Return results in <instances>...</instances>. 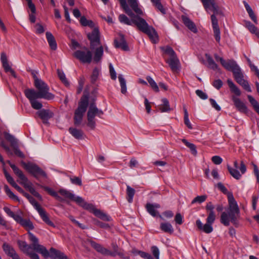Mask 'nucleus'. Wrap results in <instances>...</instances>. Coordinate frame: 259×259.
I'll return each instance as SVG.
<instances>
[{
	"mask_svg": "<svg viewBox=\"0 0 259 259\" xmlns=\"http://www.w3.org/2000/svg\"><path fill=\"white\" fill-rule=\"evenodd\" d=\"M120 3L126 14L131 18L130 19L125 15L120 14L118 17L120 22L127 25L134 24L140 31L146 34L153 43H157L158 41V35L153 27L148 25L146 21L138 15H135L129 8L126 0H121Z\"/></svg>",
	"mask_w": 259,
	"mask_h": 259,
	"instance_id": "f257e3e1",
	"label": "nucleus"
},
{
	"mask_svg": "<svg viewBox=\"0 0 259 259\" xmlns=\"http://www.w3.org/2000/svg\"><path fill=\"white\" fill-rule=\"evenodd\" d=\"M34 84L38 91L33 89H27L24 90V93L26 97L29 100L31 107L34 109L39 110L42 108V105L36 99H44L50 100L53 99L55 96L49 92V87L41 79L34 81Z\"/></svg>",
	"mask_w": 259,
	"mask_h": 259,
	"instance_id": "f03ea898",
	"label": "nucleus"
},
{
	"mask_svg": "<svg viewBox=\"0 0 259 259\" xmlns=\"http://www.w3.org/2000/svg\"><path fill=\"white\" fill-rule=\"evenodd\" d=\"M229 208L228 212H223L221 215L220 222L226 226L230 225V222L238 227L240 218V210L236 201L232 195L228 196Z\"/></svg>",
	"mask_w": 259,
	"mask_h": 259,
	"instance_id": "7ed1b4c3",
	"label": "nucleus"
},
{
	"mask_svg": "<svg viewBox=\"0 0 259 259\" xmlns=\"http://www.w3.org/2000/svg\"><path fill=\"white\" fill-rule=\"evenodd\" d=\"M28 234L30 240L33 242L32 246L33 249L40 253L44 257L48 258L50 256L53 258H57V257H60L62 252L53 247H51L50 249V254L49 251L45 246L38 244V239L35 236L29 231Z\"/></svg>",
	"mask_w": 259,
	"mask_h": 259,
	"instance_id": "20e7f679",
	"label": "nucleus"
},
{
	"mask_svg": "<svg viewBox=\"0 0 259 259\" xmlns=\"http://www.w3.org/2000/svg\"><path fill=\"white\" fill-rule=\"evenodd\" d=\"M205 10L207 12L211 11L213 14L211 16V21L213 29L219 28L218 19L215 15L221 13L219 8L215 0H201Z\"/></svg>",
	"mask_w": 259,
	"mask_h": 259,
	"instance_id": "39448f33",
	"label": "nucleus"
},
{
	"mask_svg": "<svg viewBox=\"0 0 259 259\" xmlns=\"http://www.w3.org/2000/svg\"><path fill=\"white\" fill-rule=\"evenodd\" d=\"M88 106V98L81 99L78 104V107L74 112V123L75 125H79L81 123L83 114L86 111Z\"/></svg>",
	"mask_w": 259,
	"mask_h": 259,
	"instance_id": "423d86ee",
	"label": "nucleus"
},
{
	"mask_svg": "<svg viewBox=\"0 0 259 259\" xmlns=\"http://www.w3.org/2000/svg\"><path fill=\"white\" fill-rule=\"evenodd\" d=\"M103 112L99 109L94 103L91 104L87 113L88 125L92 130L95 127L96 122L94 120L95 116L101 117Z\"/></svg>",
	"mask_w": 259,
	"mask_h": 259,
	"instance_id": "0eeeda50",
	"label": "nucleus"
},
{
	"mask_svg": "<svg viewBox=\"0 0 259 259\" xmlns=\"http://www.w3.org/2000/svg\"><path fill=\"white\" fill-rule=\"evenodd\" d=\"M59 193L63 196L65 199H68L72 201H75L76 203H77L79 206L83 207V208H89V206L88 205V203L85 202L84 200L81 197L76 196L70 192V191L65 190V189H60L59 191Z\"/></svg>",
	"mask_w": 259,
	"mask_h": 259,
	"instance_id": "6e6552de",
	"label": "nucleus"
},
{
	"mask_svg": "<svg viewBox=\"0 0 259 259\" xmlns=\"http://www.w3.org/2000/svg\"><path fill=\"white\" fill-rule=\"evenodd\" d=\"M73 56L82 63H90L93 59L92 52L87 48L77 50L74 53Z\"/></svg>",
	"mask_w": 259,
	"mask_h": 259,
	"instance_id": "1a4fd4ad",
	"label": "nucleus"
},
{
	"mask_svg": "<svg viewBox=\"0 0 259 259\" xmlns=\"http://www.w3.org/2000/svg\"><path fill=\"white\" fill-rule=\"evenodd\" d=\"M22 165L27 171L31 174L36 178H38L40 176L44 178L47 177L46 172L35 164L23 162Z\"/></svg>",
	"mask_w": 259,
	"mask_h": 259,
	"instance_id": "9d476101",
	"label": "nucleus"
},
{
	"mask_svg": "<svg viewBox=\"0 0 259 259\" xmlns=\"http://www.w3.org/2000/svg\"><path fill=\"white\" fill-rule=\"evenodd\" d=\"M215 219L207 218L206 223L203 225L200 220L196 221V225L199 230L202 231L205 233L209 234L212 232V224L214 222Z\"/></svg>",
	"mask_w": 259,
	"mask_h": 259,
	"instance_id": "9b49d317",
	"label": "nucleus"
},
{
	"mask_svg": "<svg viewBox=\"0 0 259 259\" xmlns=\"http://www.w3.org/2000/svg\"><path fill=\"white\" fill-rule=\"evenodd\" d=\"M88 39L90 40L91 48L94 49L96 46L100 45V33L99 29L97 27H94L91 33H89L87 35Z\"/></svg>",
	"mask_w": 259,
	"mask_h": 259,
	"instance_id": "f8f14e48",
	"label": "nucleus"
},
{
	"mask_svg": "<svg viewBox=\"0 0 259 259\" xmlns=\"http://www.w3.org/2000/svg\"><path fill=\"white\" fill-rule=\"evenodd\" d=\"M233 74L236 81L247 92H251V90L248 82L243 79L241 69H239L238 70L237 69Z\"/></svg>",
	"mask_w": 259,
	"mask_h": 259,
	"instance_id": "ddd939ff",
	"label": "nucleus"
},
{
	"mask_svg": "<svg viewBox=\"0 0 259 259\" xmlns=\"http://www.w3.org/2000/svg\"><path fill=\"white\" fill-rule=\"evenodd\" d=\"M114 44L116 48L121 49L124 51L129 50V48L124 38V36L121 33H119L118 36L115 38Z\"/></svg>",
	"mask_w": 259,
	"mask_h": 259,
	"instance_id": "4468645a",
	"label": "nucleus"
},
{
	"mask_svg": "<svg viewBox=\"0 0 259 259\" xmlns=\"http://www.w3.org/2000/svg\"><path fill=\"white\" fill-rule=\"evenodd\" d=\"M88 205H90V208H84L85 209L90 210L91 212H93L96 217L104 221H109L110 220V217L107 214L101 211L100 209L96 208L92 204L88 203Z\"/></svg>",
	"mask_w": 259,
	"mask_h": 259,
	"instance_id": "2eb2a0df",
	"label": "nucleus"
},
{
	"mask_svg": "<svg viewBox=\"0 0 259 259\" xmlns=\"http://www.w3.org/2000/svg\"><path fill=\"white\" fill-rule=\"evenodd\" d=\"M3 249L6 254L12 258V259H20L14 248L9 244L4 242L2 246Z\"/></svg>",
	"mask_w": 259,
	"mask_h": 259,
	"instance_id": "dca6fc26",
	"label": "nucleus"
},
{
	"mask_svg": "<svg viewBox=\"0 0 259 259\" xmlns=\"http://www.w3.org/2000/svg\"><path fill=\"white\" fill-rule=\"evenodd\" d=\"M90 243L92 246L94 248H95L98 252L102 253V254L111 256H114L115 255L114 253H112L111 251L104 247L101 244L95 242V241H91Z\"/></svg>",
	"mask_w": 259,
	"mask_h": 259,
	"instance_id": "f3484780",
	"label": "nucleus"
},
{
	"mask_svg": "<svg viewBox=\"0 0 259 259\" xmlns=\"http://www.w3.org/2000/svg\"><path fill=\"white\" fill-rule=\"evenodd\" d=\"M222 65L227 70L232 71L233 73H234L237 69L238 70L240 69L236 62L233 60H229L227 61L225 60Z\"/></svg>",
	"mask_w": 259,
	"mask_h": 259,
	"instance_id": "a211bd4d",
	"label": "nucleus"
},
{
	"mask_svg": "<svg viewBox=\"0 0 259 259\" xmlns=\"http://www.w3.org/2000/svg\"><path fill=\"white\" fill-rule=\"evenodd\" d=\"M181 17L183 23L189 30L194 33L197 32V29L196 25L189 18L185 15H182Z\"/></svg>",
	"mask_w": 259,
	"mask_h": 259,
	"instance_id": "6ab92c4d",
	"label": "nucleus"
},
{
	"mask_svg": "<svg viewBox=\"0 0 259 259\" xmlns=\"http://www.w3.org/2000/svg\"><path fill=\"white\" fill-rule=\"evenodd\" d=\"M232 99L236 108L239 111L245 113H247V108L243 102H242L239 98L235 96H232Z\"/></svg>",
	"mask_w": 259,
	"mask_h": 259,
	"instance_id": "aec40b11",
	"label": "nucleus"
},
{
	"mask_svg": "<svg viewBox=\"0 0 259 259\" xmlns=\"http://www.w3.org/2000/svg\"><path fill=\"white\" fill-rule=\"evenodd\" d=\"M166 62L168 64L173 72H177L179 70L180 61L177 57L170 58L169 59L166 60Z\"/></svg>",
	"mask_w": 259,
	"mask_h": 259,
	"instance_id": "412c9836",
	"label": "nucleus"
},
{
	"mask_svg": "<svg viewBox=\"0 0 259 259\" xmlns=\"http://www.w3.org/2000/svg\"><path fill=\"white\" fill-rule=\"evenodd\" d=\"M38 116L47 124L48 120L53 116V113L49 110L42 109L38 112Z\"/></svg>",
	"mask_w": 259,
	"mask_h": 259,
	"instance_id": "4be33fe9",
	"label": "nucleus"
},
{
	"mask_svg": "<svg viewBox=\"0 0 259 259\" xmlns=\"http://www.w3.org/2000/svg\"><path fill=\"white\" fill-rule=\"evenodd\" d=\"M160 207V205L157 203L151 204L148 203L146 204V208L147 211L153 217H155L158 213V211L156 210L157 208Z\"/></svg>",
	"mask_w": 259,
	"mask_h": 259,
	"instance_id": "5701e85b",
	"label": "nucleus"
},
{
	"mask_svg": "<svg viewBox=\"0 0 259 259\" xmlns=\"http://www.w3.org/2000/svg\"><path fill=\"white\" fill-rule=\"evenodd\" d=\"M38 212L43 221L47 225L54 228L55 227L54 224L50 220L47 213L43 208L38 210Z\"/></svg>",
	"mask_w": 259,
	"mask_h": 259,
	"instance_id": "b1692460",
	"label": "nucleus"
},
{
	"mask_svg": "<svg viewBox=\"0 0 259 259\" xmlns=\"http://www.w3.org/2000/svg\"><path fill=\"white\" fill-rule=\"evenodd\" d=\"M46 35L51 49L53 50H56L57 45L55 37L50 32H47Z\"/></svg>",
	"mask_w": 259,
	"mask_h": 259,
	"instance_id": "393cba45",
	"label": "nucleus"
},
{
	"mask_svg": "<svg viewBox=\"0 0 259 259\" xmlns=\"http://www.w3.org/2000/svg\"><path fill=\"white\" fill-rule=\"evenodd\" d=\"M243 3L250 19L254 22V23L257 24V20L256 15L254 13L251 8L250 7V6L248 4V3L246 2L243 1Z\"/></svg>",
	"mask_w": 259,
	"mask_h": 259,
	"instance_id": "a878e982",
	"label": "nucleus"
},
{
	"mask_svg": "<svg viewBox=\"0 0 259 259\" xmlns=\"http://www.w3.org/2000/svg\"><path fill=\"white\" fill-rule=\"evenodd\" d=\"M69 132L76 139H82L83 138V133L81 130L70 127L69 128Z\"/></svg>",
	"mask_w": 259,
	"mask_h": 259,
	"instance_id": "bb28decb",
	"label": "nucleus"
},
{
	"mask_svg": "<svg viewBox=\"0 0 259 259\" xmlns=\"http://www.w3.org/2000/svg\"><path fill=\"white\" fill-rule=\"evenodd\" d=\"M129 5L134 12L138 15H142L143 14L142 10L138 7L137 0H127Z\"/></svg>",
	"mask_w": 259,
	"mask_h": 259,
	"instance_id": "cd10ccee",
	"label": "nucleus"
},
{
	"mask_svg": "<svg viewBox=\"0 0 259 259\" xmlns=\"http://www.w3.org/2000/svg\"><path fill=\"white\" fill-rule=\"evenodd\" d=\"M1 60L2 63L3 67L6 72H9L12 69L9 65L6 54L3 52L1 55Z\"/></svg>",
	"mask_w": 259,
	"mask_h": 259,
	"instance_id": "c85d7f7f",
	"label": "nucleus"
},
{
	"mask_svg": "<svg viewBox=\"0 0 259 259\" xmlns=\"http://www.w3.org/2000/svg\"><path fill=\"white\" fill-rule=\"evenodd\" d=\"M19 183L22 185L25 188L27 189L30 193L34 189L33 187L32 183L28 181L26 176L24 177V179L23 178L21 179Z\"/></svg>",
	"mask_w": 259,
	"mask_h": 259,
	"instance_id": "c756f323",
	"label": "nucleus"
},
{
	"mask_svg": "<svg viewBox=\"0 0 259 259\" xmlns=\"http://www.w3.org/2000/svg\"><path fill=\"white\" fill-rule=\"evenodd\" d=\"M4 136L6 139L10 142L13 148L18 147L17 140L13 135L5 132L4 133Z\"/></svg>",
	"mask_w": 259,
	"mask_h": 259,
	"instance_id": "7c9ffc66",
	"label": "nucleus"
},
{
	"mask_svg": "<svg viewBox=\"0 0 259 259\" xmlns=\"http://www.w3.org/2000/svg\"><path fill=\"white\" fill-rule=\"evenodd\" d=\"M18 244L20 248L26 254H28L30 252V249H33V247L32 246L33 243L32 244V245L30 246L29 245H28L25 241H18Z\"/></svg>",
	"mask_w": 259,
	"mask_h": 259,
	"instance_id": "2f4dec72",
	"label": "nucleus"
},
{
	"mask_svg": "<svg viewBox=\"0 0 259 259\" xmlns=\"http://www.w3.org/2000/svg\"><path fill=\"white\" fill-rule=\"evenodd\" d=\"M160 229L165 232L172 234L174 232V229L172 225L169 223H161L160 226Z\"/></svg>",
	"mask_w": 259,
	"mask_h": 259,
	"instance_id": "473e14b6",
	"label": "nucleus"
},
{
	"mask_svg": "<svg viewBox=\"0 0 259 259\" xmlns=\"http://www.w3.org/2000/svg\"><path fill=\"white\" fill-rule=\"evenodd\" d=\"M228 84L231 91L236 95L239 96L241 95V92L238 88L234 83L232 80L228 79L227 80Z\"/></svg>",
	"mask_w": 259,
	"mask_h": 259,
	"instance_id": "72a5a7b5",
	"label": "nucleus"
},
{
	"mask_svg": "<svg viewBox=\"0 0 259 259\" xmlns=\"http://www.w3.org/2000/svg\"><path fill=\"white\" fill-rule=\"evenodd\" d=\"M8 162L10 167L13 170L14 172L18 177L20 180L23 178L24 179V177L25 176L23 174V172L15 164L11 163L10 161H9Z\"/></svg>",
	"mask_w": 259,
	"mask_h": 259,
	"instance_id": "f704fd0d",
	"label": "nucleus"
},
{
	"mask_svg": "<svg viewBox=\"0 0 259 259\" xmlns=\"http://www.w3.org/2000/svg\"><path fill=\"white\" fill-rule=\"evenodd\" d=\"M162 104L159 107V110L161 112H168L170 110V108L169 105V102L166 98L162 99Z\"/></svg>",
	"mask_w": 259,
	"mask_h": 259,
	"instance_id": "c9c22d12",
	"label": "nucleus"
},
{
	"mask_svg": "<svg viewBox=\"0 0 259 259\" xmlns=\"http://www.w3.org/2000/svg\"><path fill=\"white\" fill-rule=\"evenodd\" d=\"M43 188L45 191L48 192L51 196L54 197L57 200L59 201H63L64 200V198L60 196L56 192L51 188L48 187H43Z\"/></svg>",
	"mask_w": 259,
	"mask_h": 259,
	"instance_id": "e433bc0d",
	"label": "nucleus"
},
{
	"mask_svg": "<svg viewBox=\"0 0 259 259\" xmlns=\"http://www.w3.org/2000/svg\"><path fill=\"white\" fill-rule=\"evenodd\" d=\"M135 194V190L133 188L131 187L130 186L127 185L126 187V199L127 201L129 203H132L133 202V197Z\"/></svg>",
	"mask_w": 259,
	"mask_h": 259,
	"instance_id": "4c0bfd02",
	"label": "nucleus"
},
{
	"mask_svg": "<svg viewBox=\"0 0 259 259\" xmlns=\"http://www.w3.org/2000/svg\"><path fill=\"white\" fill-rule=\"evenodd\" d=\"M103 55V48L102 46H100L97 48L95 52V55L94 57V60L96 62H99L102 58Z\"/></svg>",
	"mask_w": 259,
	"mask_h": 259,
	"instance_id": "58836bf2",
	"label": "nucleus"
},
{
	"mask_svg": "<svg viewBox=\"0 0 259 259\" xmlns=\"http://www.w3.org/2000/svg\"><path fill=\"white\" fill-rule=\"evenodd\" d=\"M205 56L208 63L209 67L214 70L218 69V65L215 63L210 55L206 54Z\"/></svg>",
	"mask_w": 259,
	"mask_h": 259,
	"instance_id": "ea45409f",
	"label": "nucleus"
},
{
	"mask_svg": "<svg viewBox=\"0 0 259 259\" xmlns=\"http://www.w3.org/2000/svg\"><path fill=\"white\" fill-rule=\"evenodd\" d=\"M205 207L206 209L209 211L207 218L215 219V214L213 210L214 207L212 203L211 202L207 203Z\"/></svg>",
	"mask_w": 259,
	"mask_h": 259,
	"instance_id": "a19ab883",
	"label": "nucleus"
},
{
	"mask_svg": "<svg viewBox=\"0 0 259 259\" xmlns=\"http://www.w3.org/2000/svg\"><path fill=\"white\" fill-rule=\"evenodd\" d=\"M246 27L248 29L250 32L254 33L258 37H259V30L256 27L249 21L246 22L245 23Z\"/></svg>",
	"mask_w": 259,
	"mask_h": 259,
	"instance_id": "79ce46f5",
	"label": "nucleus"
},
{
	"mask_svg": "<svg viewBox=\"0 0 259 259\" xmlns=\"http://www.w3.org/2000/svg\"><path fill=\"white\" fill-rule=\"evenodd\" d=\"M118 79L121 87V92L122 94H125L126 93V84L125 79L124 78L122 74L118 75Z\"/></svg>",
	"mask_w": 259,
	"mask_h": 259,
	"instance_id": "37998d69",
	"label": "nucleus"
},
{
	"mask_svg": "<svg viewBox=\"0 0 259 259\" xmlns=\"http://www.w3.org/2000/svg\"><path fill=\"white\" fill-rule=\"evenodd\" d=\"M183 110L184 112V123L186 124V125L189 128V129H192V126L191 124V122L189 119V114L188 112L187 111V110L185 107V106H183Z\"/></svg>",
	"mask_w": 259,
	"mask_h": 259,
	"instance_id": "c03bdc74",
	"label": "nucleus"
},
{
	"mask_svg": "<svg viewBox=\"0 0 259 259\" xmlns=\"http://www.w3.org/2000/svg\"><path fill=\"white\" fill-rule=\"evenodd\" d=\"M151 2L153 4L154 6L160 12L165 14L166 11L163 6L161 4L160 0H151Z\"/></svg>",
	"mask_w": 259,
	"mask_h": 259,
	"instance_id": "a18cd8bd",
	"label": "nucleus"
},
{
	"mask_svg": "<svg viewBox=\"0 0 259 259\" xmlns=\"http://www.w3.org/2000/svg\"><path fill=\"white\" fill-rule=\"evenodd\" d=\"M227 168L231 175L235 179L239 180L241 178V174L236 169L233 168L229 165H228Z\"/></svg>",
	"mask_w": 259,
	"mask_h": 259,
	"instance_id": "49530a36",
	"label": "nucleus"
},
{
	"mask_svg": "<svg viewBox=\"0 0 259 259\" xmlns=\"http://www.w3.org/2000/svg\"><path fill=\"white\" fill-rule=\"evenodd\" d=\"M182 141L186 146L190 148L193 155H196L197 154L196 147L194 144L189 143L185 139H182Z\"/></svg>",
	"mask_w": 259,
	"mask_h": 259,
	"instance_id": "de8ad7c7",
	"label": "nucleus"
},
{
	"mask_svg": "<svg viewBox=\"0 0 259 259\" xmlns=\"http://www.w3.org/2000/svg\"><path fill=\"white\" fill-rule=\"evenodd\" d=\"M161 49L165 54L168 55L170 56V58L177 57V55L174 50L169 46H166V47H162L161 48Z\"/></svg>",
	"mask_w": 259,
	"mask_h": 259,
	"instance_id": "09e8293b",
	"label": "nucleus"
},
{
	"mask_svg": "<svg viewBox=\"0 0 259 259\" xmlns=\"http://www.w3.org/2000/svg\"><path fill=\"white\" fill-rule=\"evenodd\" d=\"M4 189H5V191L6 192V193L7 194V195L12 199L14 200H15V201H19V198L16 196L11 191V190L10 189V188H9V187L7 186V185H5L4 186Z\"/></svg>",
	"mask_w": 259,
	"mask_h": 259,
	"instance_id": "8fccbe9b",
	"label": "nucleus"
},
{
	"mask_svg": "<svg viewBox=\"0 0 259 259\" xmlns=\"http://www.w3.org/2000/svg\"><path fill=\"white\" fill-rule=\"evenodd\" d=\"M247 98L255 111L259 114V104L258 102L251 95H248Z\"/></svg>",
	"mask_w": 259,
	"mask_h": 259,
	"instance_id": "3c124183",
	"label": "nucleus"
},
{
	"mask_svg": "<svg viewBox=\"0 0 259 259\" xmlns=\"http://www.w3.org/2000/svg\"><path fill=\"white\" fill-rule=\"evenodd\" d=\"M80 23L82 26H88L91 28H93L94 27V23L91 20H89L86 19L84 16H82L80 19Z\"/></svg>",
	"mask_w": 259,
	"mask_h": 259,
	"instance_id": "603ef678",
	"label": "nucleus"
},
{
	"mask_svg": "<svg viewBox=\"0 0 259 259\" xmlns=\"http://www.w3.org/2000/svg\"><path fill=\"white\" fill-rule=\"evenodd\" d=\"M146 79L148 81V83L150 84V85L152 88V89L155 91L156 92H159V88L155 82V81L153 79V78L150 76H148L146 77Z\"/></svg>",
	"mask_w": 259,
	"mask_h": 259,
	"instance_id": "864d4df0",
	"label": "nucleus"
},
{
	"mask_svg": "<svg viewBox=\"0 0 259 259\" xmlns=\"http://www.w3.org/2000/svg\"><path fill=\"white\" fill-rule=\"evenodd\" d=\"M21 225L28 230H33L34 229L32 223L28 219H23Z\"/></svg>",
	"mask_w": 259,
	"mask_h": 259,
	"instance_id": "5fc2aeb1",
	"label": "nucleus"
},
{
	"mask_svg": "<svg viewBox=\"0 0 259 259\" xmlns=\"http://www.w3.org/2000/svg\"><path fill=\"white\" fill-rule=\"evenodd\" d=\"M57 74L60 79L66 85H68L69 84L67 78H66L65 75L63 71L58 69Z\"/></svg>",
	"mask_w": 259,
	"mask_h": 259,
	"instance_id": "6e6d98bb",
	"label": "nucleus"
},
{
	"mask_svg": "<svg viewBox=\"0 0 259 259\" xmlns=\"http://www.w3.org/2000/svg\"><path fill=\"white\" fill-rule=\"evenodd\" d=\"M112 246L113 251H111V252L115 253V255L113 256L118 255L120 257H123V253L119 251L118 246L116 243H112Z\"/></svg>",
	"mask_w": 259,
	"mask_h": 259,
	"instance_id": "4d7b16f0",
	"label": "nucleus"
},
{
	"mask_svg": "<svg viewBox=\"0 0 259 259\" xmlns=\"http://www.w3.org/2000/svg\"><path fill=\"white\" fill-rule=\"evenodd\" d=\"M206 198L207 196L206 195L197 196L192 200L191 203L192 204L195 203L196 202L201 203L205 201L206 199Z\"/></svg>",
	"mask_w": 259,
	"mask_h": 259,
	"instance_id": "13d9d810",
	"label": "nucleus"
},
{
	"mask_svg": "<svg viewBox=\"0 0 259 259\" xmlns=\"http://www.w3.org/2000/svg\"><path fill=\"white\" fill-rule=\"evenodd\" d=\"M99 75V70L97 68H95L92 72V74L91 75V81L92 82H95Z\"/></svg>",
	"mask_w": 259,
	"mask_h": 259,
	"instance_id": "bf43d9fd",
	"label": "nucleus"
},
{
	"mask_svg": "<svg viewBox=\"0 0 259 259\" xmlns=\"http://www.w3.org/2000/svg\"><path fill=\"white\" fill-rule=\"evenodd\" d=\"M30 203L34 207V208L37 210L41 209L42 208L40 207V205L37 202V201L35 200V199L33 197H31L28 199Z\"/></svg>",
	"mask_w": 259,
	"mask_h": 259,
	"instance_id": "052dcab7",
	"label": "nucleus"
},
{
	"mask_svg": "<svg viewBox=\"0 0 259 259\" xmlns=\"http://www.w3.org/2000/svg\"><path fill=\"white\" fill-rule=\"evenodd\" d=\"M71 182L75 185L81 186L82 185V181L80 178L77 177H74L70 178Z\"/></svg>",
	"mask_w": 259,
	"mask_h": 259,
	"instance_id": "680f3d73",
	"label": "nucleus"
},
{
	"mask_svg": "<svg viewBox=\"0 0 259 259\" xmlns=\"http://www.w3.org/2000/svg\"><path fill=\"white\" fill-rule=\"evenodd\" d=\"M4 172L7 181L12 186L15 183V182L14 181L13 178L9 175V174L6 171V169H4Z\"/></svg>",
	"mask_w": 259,
	"mask_h": 259,
	"instance_id": "e2e57ef3",
	"label": "nucleus"
},
{
	"mask_svg": "<svg viewBox=\"0 0 259 259\" xmlns=\"http://www.w3.org/2000/svg\"><path fill=\"white\" fill-rule=\"evenodd\" d=\"M4 172L7 181L12 186L15 183V182L14 181L13 178L9 175V174L6 171V169H4Z\"/></svg>",
	"mask_w": 259,
	"mask_h": 259,
	"instance_id": "0e129e2a",
	"label": "nucleus"
},
{
	"mask_svg": "<svg viewBox=\"0 0 259 259\" xmlns=\"http://www.w3.org/2000/svg\"><path fill=\"white\" fill-rule=\"evenodd\" d=\"M151 251L156 259H159V250L158 247L156 246H153L151 247Z\"/></svg>",
	"mask_w": 259,
	"mask_h": 259,
	"instance_id": "69168bd1",
	"label": "nucleus"
},
{
	"mask_svg": "<svg viewBox=\"0 0 259 259\" xmlns=\"http://www.w3.org/2000/svg\"><path fill=\"white\" fill-rule=\"evenodd\" d=\"M214 36L216 41L220 43L221 40V35L220 28L213 29Z\"/></svg>",
	"mask_w": 259,
	"mask_h": 259,
	"instance_id": "338daca9",
	"label": "nucleus"
},
{
	"mask_svg": "<svg viewBox=\"0 0 259 259\" xmlns=\"http://www.w3.org/2000/svg\"><path fill=\"white\" fill-rule=\"evenodd\" d=\"M196 94L201 99L205 100L208 98L207 95L201 90H196Z\"/></svg>",
	"mask_w": 259,
	"mask_h": 259,
	"instance_id": "774afa93",
	"label": "nucleus"
}]
</instances>
